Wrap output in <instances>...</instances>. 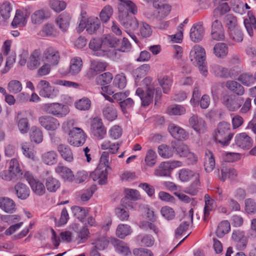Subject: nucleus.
Here are the masks:
<instances>
[{"instance_id": "nucleus-22", "label": "nucleus", "mask_w": 256, "mask_h": 256, "mask_svg": "<svg viewBox=\"0 0 256 256\" xmlns=\"http://www.w3.org/2000/svg\"><path fill=\"white\" fill-rule=\"evenodd\" d=\"M189 122L192 128L198 132H204L206 130L205 122L197 116L193 115L189 119Z\"/></svg>"}, {"instance_id": "nucleus-41", "label": "nucleus", "mask_w": 256, "mask_h": 256, "mask_svg": "<svg viewBox=\"0 0 256 256\" xmlns=\"http://www.w3.org/2000/svg\"><path fill=\"white\" fill-rule=\"evenodd\" d=\"M158 82L163 90V92L165 94L168 93L172 84V78L166 75L161 76L158 77Z\"/></svg>"}, {"instance_id": "nucleus-4", "label": "nucleus", "mask_w": 256, "mask_h": 256, "mask_svg": "<svg viewBox=\"0 0 256 256\" xmlns=\"http://www.w3.org/2000/svg\"><path fill=\"white\" fill-rule=\"evenodd\" d=\"M44 109L48 113L59 118L65 116L70 111L68 106L57 102L46 104L44 105Z\"/></svg>"}, {"instance_id": "nucleus-59", "label": "nucleus", "mask_w": 256, "mask_h": 256, "mask_svg": "<svg viewBox=\"0 0 256 256\" xmlns=\"http://www.w3.org/2000/svg\"><path fill=\"white\" fill-rule=\"evenodd\" d=\"M101 148L102 150H108V153L116 154L119 149L118 143H112L108 140H105L101 144Z\"/></svg>"}, {"instance_id": "nucleus-40", "label": "nucleus", "mask_w": 256, "mask_h": 256, "mask_svg": "<svg viewBox=\"0 0 256 256\" xmlns=\"http://www.w3.org/2000/svg\"><path fill=\"white\" fill-rule=\"evenodd\" d=\"M226 86L229 90L238 96H242L244 92V87L234 80L228 81L226 83Z\"/></svg>"}, {"instance_id": "nucleus-12", "label": "nucleus", "mask_w": 256, "mask_h": 256, "mask_svg": "<svg viewBox=\"0 0 256 256\" xmlns=\"http://www.w3.org/2000/svg\"><path fill=\"white\" fill-rule=\"evenodd\" d=\"M211 36L212 40L216 41L224 40V30L221 22L214 20L212 24Z\"/></svg>"}, {"instance_id": "nucleus-24", "label": "nucleus", "mask_w": 256, "mask_h": 256, "mask_svg": "<svg viewBox=\"0 0 256 256\" xmlns=\"http://www.w3.org/2000/svg\"><path fill=\"white\" fill-rule=\"evenodd\" d=\"M168 130L172 137L178 140H182L188 138V134L184 129L174 124H170Z\"/></svg>"}, {"instance_id": "nucleus-45", "label": "nucleus", "mask_w": 256, "mask_h": 256, "mask_svg": "<svg viewBox=\"0 0 256 256\" xmlns=\"http://www.w3.org/2000/svg\"><path fill=\"white\" fill-rule=\"evenodd\" d=\"M224 22L230 32L238 28L237 18L233 14H228L226 15L224 18Z\"/></svg>"}, {"instance_id": "nucleus-14", "label": "nucleus", "mask_w": 256, "mask_h": 256, "mask_svg": "<svg viewBox=\"0 0 256 256\" xmlns=\"http://www.w3.org/2000/svg\"><path fill=\"white\" fill-rule=\"evenodd\" d=\"M40 125L48 130H54L60 126L58 120L50 116H44L39 118Z\"/></svg>"}, {"instance_id": "nucleus-11", "label": "nucleus", "mask_w": 256, "mask_h": 256, "mask_svg": "<svg viewBox=\"0 0 256 256\" xmlns=\"http://www.w3.org/2000/svg\"><path fill=\"white\" fill-rule=\"evenodd\" d=\"M118 20L120 24L124 28L128 30H134L138 26V23L134 16H132L129 14L122 13L118 15Z\"/></svg>"}, {"instance_id": "nucleus-43", "label": "nucleus", "mask_w": 256, "mask_h": 256, "mask_svg": "<svg viewBox=\"0 0 256 256\" xmlns=\"http://www.w3.org/2000/svg\"><path fill=\"white\" fill-rule=\"evenodd\" d=\"M42 160L46 164L52 165L57 162L58 154L53 150L46 152L42 154Z\"/></svg>"}, {"instance_id": "nucleus-39", "label": "nucleus", "mask_w": 256, "mask_h": 256, "mask_svg": "<svg viewBox=\"0 0 256 256\" xmlns=\"http://www.w3.org/2000/svg\"><path fill=\"white\" fill-rule=\"evenodd\" d=\"M107 66L106 62H100L97 60H92L90 66V70L92 74H96L106 70Z\"/></svg>"}, {"instance_id": "nucleus-8", "label": "nucleus", "mask_w": 256, "mask_h": 256, "mask_svg": "<svg viewBox=\"0 0 256 256\" xmlns=\"http://www.w3.org/2000/svg\"><path fill=\"white\" fill-rule=\"evenodd\" d=\"M68 142L75 146L83 144L86 141V136L83 130L78 128H73L68 133Z\"/></svg>"}, {"instance_id": "nucleus-51", "label": "nucleus", "mask_w": 256, "mask_h": 256, "mask_svg": "<svg viewBox=\"0 0 256 256\" xmlns=\"http://www.w3.org/2000/svg\"><path fill=\"white\" fill-rule=\"evenodd\" d=\"M215 166V160L212 152H208L206 153L204 167L206 172H212Z\"/></svg>"}, {"instance_id": "nucleus-32", "label": "nucleus", "mask_w": 256, "mask_h": 256, "mask_svg": "<svg viewBox=\"0 0 256 256\" xmlns=\"http://www.w3.org/2000/svg\"><path fill=\"white\" fill-rule=\"evenodd\" d=\"M82 66V59L78 57H75L70 60L68 72L72 76L76 75L80 72Z\"/></svg>"}, {"instance_id": "nucleus-58", "label": "nucleus", "mask_w": 256, "mask_h": 256, "mask_svg": "<svg viewBox=\"0 0 256 256\" xmlns=\"http://www.w3.org/2000/svg\"><path fill=\"white\" fill-rule=\"evenodd\" d=\"M91 106V101L86 97H84L75 103L76 108L80 110H88Z\"/></svg>"}, {"instance_id": "nucleus-17", "label": "nucleus", "mask_w": 256, "mask_h": 256, "mask_svg": "<svg viewBox=\"0 0 256 256\" xmlns=\"http://www.w3.org/2000/svg\"><path fill=\"white\" fill-rule=\"evenodd\" d=\"M118 1V15L124 12L126 14H129L128 11L134 15L138 12L136 6L131 0H119Z\"/></svg>"}, {"instance_id": "nucleus-61", "label": "nucleus", "mask_w": 256, "mask_h": 256, "mask_svg": "<svg viewBox=\"0 0 256 256\" xmlns=\"http://www.w3.org/2000/svg\"><path fill=\"white\" fill-rule=\"evenodd\" d=\"M150 69L148 64H144L137 68L134 72V76L137 80L145 76Z\"/></svg>"}, {"instance_id": "nucleus-3", "label": "nucleus", "mask_w": 256, "mask_h": 256, "mask_svg": "<svg viewBox=\"0 0 256 256\" xmlns=\"http://www.w3.org/2000/svg\"><path fill=\"white\" fill-rule=\"evenodd\" d=\"M100 22L96 17H90L86 20L82 19L79 24L77 30L81 32L86 29L87 32L90 34H94L100 28Z\"/></svg>"}, {"instance_id": "nucleus-25", "label": "nucleus", "mask_w": 256, "mask_h": 256, "mask_svg": "<svg viewBox=\"0 0 256 256\" xmlns=\"http://www.w3.org/2000/svg\"><path fill=\"white\" fill-rule=\"evenodd\" d=\"M89 48L94 52V55L100 56L102 52H106V50L104 48L102 39L94 38L90 40L89 43Z\"/></svg>"}, {"instance_id": "nucleus-48", "label": "nucleus", "mask_w": 256, "mask_h": 256, "mask_svg": "<svg viewBox=\"0 0 256 256\" xmlns=\"http://www.w3.org/2000/svg\"><path fill=\"white\" fill-rule=\"evenodd\" d=\"M230 230V222L228 220L222 222L218 226L216 230V234L219 238H222L225 234H227Z\"/></svg>"}, {"instance_id": "nucleus-5", "label": "nucleus", "mask_w": 256, "mask_h": 256, "mask_svg": "<svg viewBox=\"0 0 256 256\" xmlns=\"http://www.w3.org/2000/svg\"><path fill=\"white\" fill-rule=\"evenodd\" d=\"M182 165V162L178 160L162 162L158 168L155 170L154 174L158 176H168L172 170Z\"/></svg>"}, {"instance_id": "nucleus-46", "label": "nucleus", "mask_w": 256, "mask_h": 256, "mask_svg": "<svg viewBox=\"0 0 256 256\" xmlns=\"http://www.w3.org/2000/svg\"><path fill=\"white\" fill-rule=\"evenodd\" d=\"M103 46L104 48L108 50L107 48L108 47L116 48L118 47V43L120 42V40L114 36L111 35L106 36L103 39Z\"/></svg>"}, {"instance_id": "nucleus-53", "label": "nucleus", "mask_w": 256, "mask_h": 256, "mask_svg": "<svg viewBox=\"0 0 256 256\" xmlns=\"http://www.w3.org/2000/svg\"><path fill=\"white\" fill-rule=\"evenodd\" d=\"M22 83L17 80H12L8 84V90L10 93L16 94L22 91Z\"/></svg>"}, {"instance_id": "nucleus-35", "label": "nucleus", "mask_w": 256, "mask_h": 256, "mask_svg": "<svg viewBox=\"0 0 256 256\" xmlns=\"http://www.w3.org/2000/svg\"><path fill=\"white\" fill-rule=\"evenodd\" d=\"M26 15L20 10H16L12 26L16 28L18 26H24L26 22Z\"/></svg>"}, {"instance_id": "nucleus-7", "label": "nucleus", "mask_w": 256, "mask_h": 256, "mask_svg": "<svg viewBox=\"0 0 256 256\" xmlns=\"http://www.w3.org/2000/svg\"><path fill=\"white\" fill-rule=\"evenodd\" d=\"M40 89L39 94L44 98H54L58 96L59 91L54 86H51L50 83L45 80H41L38 85Z\"/></svg>"}, {"instance_id": "nucleus-30", "label": "nucleus", "mask_w": 256, "mask_h": 256, "mask_svg": "<svg viewBox=\"0 0 256 256\" xmlns=\"http://www.w3.org/2000/svg\"><path fill=\"white\" fill-rule=\"evenodd\" d=\"M57 149L62 158L66 161L70 162L74 160L73 154L68 146L61 144L58 146Z\"/></svg>"}, {"instance_id": "nucleus-2", "label": "nucleus", "mask_w": 256, "mask_h": 256, "mask_svg": "<svg viewBox=\"0 0 256 256\" xmlns=\"http://www.w3.org/2000/svg\"><path fill=\"white\" fill-rule=\"evenodd\" d=\"M232 136L233 134L230 132V124L226 122L218 124L213 135L214 140L224 146L229 144Z\"/></svg>"}, {"instance_id": "nucleus-33", "label": "nucleus", "mask_w": 256, "mask_h": 256, "mask_svg": "<svg viewBox=\"0 0 256 256\" xmlns=\"http://www.w3.org/2000/svg\"><path fill=\"white\" fill-rule=\"evenodd\" d=\"M248 18L244 20V24L248 34L252 36L253 30L256 28V19L251 11L248 12Z\"/></svg>"}, {"instance_id": "nucleus-38", "label": "nucleus", "mask_w": 256, "mask_h": 256, "mask_svg": "<svg viewBox=\"0 0 256 256\" xmlns=\"http://www.w3.org/2000/svg\"><path fill=\"white\" fill-rule=\"evenodd\" d=\"M238 175L236 170L233 168L222 167L221 168V176H219V179L224 182L227 178L231 180H235Z\"/></svg>"}, {"instance_id": "nucleus-1", "label": "nucleus", "mask_w": 256, "mask_h": 256, "mask_svg": "<svg viewBox=\"0 0 256 256\" xmlns=\"http://www.w3.org/2000/svg\"><path fill=\"white\" fill-rule=\"evenodd\" d=\"M142 82V86L145 87L146 92L142 88H138L136 90V94L140 98L142 106H147L153 101L156 84L152 82V78L150 77L144 78Z\"/></svg>"}, {"instance_id": "nucleus-52", "label": "nucleus", "mask_w": 256, "mask_h": 256, "mask_svg": "<svg viewBox=\"0 0 256 256\" xmlns=\"http://www.w3.org/2000/svg\"><path fill=\"white\" fill-rule=\"evenodd\" d=\"M30 137L31 140L36 144L40 143L43 140L42 130L36 126L32 128Z\"/></svg>"}, {"instance_id": "nucleus-21", "label": "nucleus", "mask_w": 256, "mask_h": 256, "mask_svg": "<svg viewBox=\"0 0 256 256\" xmlns=\"http://www.w3.org/2000/svg\"><path fill=\"white\" fill-rule=\"evenodd\" d=\"M111 243L118 253L124 256L131 254L128 246L124 242L117 238H114L112 240Z\"/></svg>"}, {"instance_id": "nucleus-27", "label": "nucleus", "mask_w": 256, "mask_h": 256, "mask_svg": "<svg viewBox=\"0 0 256 256\" xmlns=\"http://www.w3.org/2000/svg\"><path fill=\"white\" fill-rule=\"evenodd\" d=\"M162 6L160 7L158 10V14L156 16H147L148 18H152L153 20L156 22H160L162 19L166 18L170 14L171 10V6L167 4H165L164 5H162Z\"/></svg>"}, {"instance_id": "nucleus-54", "label": "nucleus", "mask_w": 256, "mask_h": 256, "mask_svg": "<svg viewBox=\"0 0 256 256\" xmlns=\"http://www.w3.org/2000/svg\"><path fill=\"white\" fill-rule=\"evenodd\" d=\"M125 192L126 195V197L123 198L122 200L123 206L125 207H127V206L124 204V202L128 200V198H130L132 200H136L140 198L139 192L136 190L126 189L125 190Z\"/></svg>"}, {"instance_id": "nucleus-64", "label": "nucleus", "mask_w": 256, "mask_h": 256, "mask_svg": "<svg viewBox=\"0 0 256 256\" xmlns=\"http://www.w3.org/2000/svg\"><path fill=\"white\" fill-rule=\"evenodd\" d=\"M0 177L6 181H15L17 180L20 176L15 174L10 170H5L0 172Z\"/></svg>"}, {"instance_id": "nucleus-9", "label": "nucleus", "mask_w": 256, "mask_h": 256, "mask_svg": "<svg viewBox=\"0 0 256 256\" xmlns=\"http://www.w3.org/2000/svg\"><path fill=\"white\" fill-rule=\"evenodd\" d=\"M24 176L34 194L38 196H42L45 193L46 189L44 184L38 180L34 178L30 172H26Z\"/></svg>"}, {"instance_id": "nucleus-19", "label": "nucleus", "mask_w": 256, "mask_h": 256, "mask_svg": "<svg viewBox=\"0 0 256 256\" xmlns=\"http://www.w3.org/2000/svg\"><path fill=\"white\" fill-rule=\"evenodd\" d=\"M236 144L242 149H249L252 145V140L246 133L237 134L234 138Z\"/></svg>"}, {"instance_id": "nucleus-15", "label": "nucleus", "mask_w": 256, "mask_h": 256, "mask_svg": "<svg viewBox=\"0 0 256 256\" xmlns=\"http://www.w3.org/2000/svg\"><path fill=\"white\" fill-rule=\"evenodd\" d=\"M190 56L193 64L204 62L206 60L205 50L201 46L196 45L191 50Z\"/></svg>"}, {"instance_id": "nucleus-23", "label": "nucleus", "mask_w": 256, "mask_h": 256, "mask_svg": "<svg viewBox=\"0 0 256 256\" xmlns=\"http://www.w3.org/2000/svg\"><path fill=\"white\" fill-rule=\"evenodd\" d=\"M40 50H36L30 54L27 62V66L30 70H34L40 66Z\"/></svg>"}, {"instance_id": "nucleus-56", "label": "nucleus", "mask_w": 256, "mask_h": 256, "mask_svg": "<svg viewBox=\"0 0 256 256\" xmlns=\"http://www.w3.org/2000/svg\"><path fill=\"white\" fill-rule=\"evenodd\" d=\"M12 6L10 2H5L0 6L1 16L4 20L8 19L10 16Z\"/></svg>"}, {"instance_id": "nucleus-42", "label": "nucleus", "mask_w": 256, "mask_h": 256, "mask_svg": "<svg viewBox=\"0 0 256 256\" xmlns=\"http://www.w3.org/2000/svg\"><path fill=\"white\" fill-rule=\"evenodd\" d=\"M71 210L74 216L82 222L88 214V210L86 208L74 206L71 208Z\"/></svg>"}, {"instance_id": "nucleus-18", "label": "nucleus", "mask_w": 256, "mask_h": 256, "mask_svg": "<svg viewBox=\"0 0 256 256\" xmlns=\"http://www.w3.org/2000/svg\"><path fill=\"white\" fill-rule=\"evenodd\" d=\"M98 166L97 168L90 174V178L94 181L97 182L100 184H106L107 181V172L106 168Z\"/></svg>"}, {"instance_id": "nucleus-57", "label": "nucleus", "mask_w": 256, "mask_h": 256, "mask_svg": "<svg viewBox=\"0 0 256 256\" xmlns=\"http://www.w3.org/2000/svg\"><path fill=\"white\" fill-rule=\"evenodd\" d=\"M158 153L159 155L164 158H168L173 155V150L170 146L161 144L158 147Z\"/></svg>"}, {"instance_id": "nucleus-62", "label": "nucleus", "mask_w": 256, "mask_h": 256, "mask_svg": "<svg viewBox=\"0 0 256 256\" xmlns=\"http://www.w3.org/2000/svg\"><path fill=\"white\" fill-rule=\"evenodd\" d=\"M119 105L122 112L124 114L128 112V110H130L134 105V102L131 98H126L124 100L119 102Z\"/></svg>"}, {"instance_id": "nucleus-31", "label": "nucleus", "mask_w": 256, "mask_h": 256, "mask_svg": "<svg viewBox=\"0 0 256 256\" xmlns=\"http://www.w3.org/2000/svg\"><path fill=\"white\" fill-rule=\"evenodd\" d=\"M15 202L8 198H0V208L6 212L12 213L15 210Z\"/></svg>"}, {"instance_id": "nucleus-49", "label": "nucleus", "mask_w": 256, "mask_h": 256, "mask_svg": "<svg viewBox=\"0 0 256 256\" xmlns=\"http://www.w3.org/2000/svg\"><path fill=\"white\" fill-rule=\"evenodd\" d=\"M210 71L218 76L224 78L228 76V70L217 64H213L211 66Z\"/></svg>"}, {"instance_id": "nucleus-37", "label": "nucleus", "mask_w": 256, "mask_h": 256, "mask_svg": "<svg viewBox=\"0 0 256 256\" xmlns=\"http://www.w3.org/2000/svg\"><path fill=\"white\" fill-rule=\"evenodd\" d=\"M102 114L110 122L114 120L118 116L116 110L112 104H107L105 106Z\"/></svg>"}, {"instance_id": "nucleus-20", "label": "nucleus", "mask_w": 256, "mask_h": 256, "mask_svg": "<svg viewBox=\"0 0 256 256\" xmlns=\"http://www.w3.org/2000/svg\"><path fill=\"white\" fill-rule=\"evenodd\" d=\"M55 171L65 181L71 182L74 180V176L72 170L68 168L62 166L60 163L55 168Z\"/></svg>"}, {"instance_id": "nucleus-28", "label": "nucleus", "mask_w": 256, "mask_h": 256, "mask_svg": "<svg viewBox=\"0 0 256 256\" xmlns=\"http://www.w3.org/2000/svg\"><path fill=\"white\" fill-rule=\"evenodd\" d=\"M71 16L68 12H63L56 18V22L59 28L64 32L66 31L70 25Z\"/></svg>"}, {"instance_id": "nucleus-10", "label": "nucleus", "mask_w": 256, "mask_h": 256, "mask_svg": "<svg viewBox=\"0 0 256 256\" xmlns=\"http://www.w3.org/2000/svg\"><path fill=\"white\" fill-rule=\"evenodd\" d=\"M60 58V52L55 48L48 47L44 52L42 60L52 66L57 65L59 62Z\"/></svg>"}, {"instance_id": "nucleus-36", "label": "nucleus", "mask_w": 256, "mask_h": 256, "mask_svg": "<svg viewBox=\"0 0 256 256\" xmlns=\"http://www.w3.org/2000/svg\"><path fill=\"white\" fill-rule=\"evenodd\" d=\"M232 238L238 243V246L240 248H246V238L244 232L240 230H234L232 234Z\"/></svg>"}, {"instance_id": "nucleus-13", "label": "nucleus", "mask_w": 256, "mask_h": 256, "mask_svg": "<svg viewBox=\"0 0 256 256\" xmlns=\"http://www.w3.org/2000/svg\"><path fill=\"white\" fill-rule=\"evenodd\" d=\"M91 132L97 138L102 140L106 134V130L102 120L98 118H94L91 124Z\"/></svg>"}, {"instance_id": "nucleus-50", "label": "nucleus", "mask_w": 256, "mask_h": 256, "mask_svg": "<svg viewBox=\"0 0 256 256\" xmlns=\"http://www.w3.org/2000/svg\"><path fill=\"white\" fill-rule=\"evenodd\" d=\"M156 158L157 154L156 152L152 149L148 150L144 158L146 165L150 167L154 166L156 164Z\"/></svg>"}, {"instance_id": "nucleus-29", "label": "nucleus", "mask_w": 256, "mask_h": 256, "mask_svg": "<svg viewBox=\"0 0 256 256\" xmlns=\"http://www.w3.org/2000/svg\"><path fill=\"white\" fill-rule=\"evenodd\" d=\"M228 48L224 42H218L213 48V54L218 58H224L228 54Z\"/></svg>"}, {"instance_id": "nucleus-60", "label": "nucleus", "mask_w": 256, "mask_h": 256, "mask_svg": "<svg viewBox=\"0 0 256 256\" xmlns=\"http://www.w3.org/2000/svg\"><path fill=\"white\" fill-rule=\"evenodd\" d=\"M238 80L240 82L246 86H250L254 83V78L253 76L250 74H240Z\"/></svg>"}, {"instance_id": "nucleus-16", "label": "nucleus", "mask_w": 256, "mask_h": 256, "mask_svg": "<svg viewBox=\"0 0 256 256\" xmlns=\"http://www.w3.org/2000/svg\"><path fill=\"white\" fill-rule=\"evenodd\" d=\"M204 30L202 22H198L193 25L190 30V38L194 42L201 41L204 36Z\"/></svg>"}, {"instance_id": "nucleus-44", "label": "nucleus", "mask_w": 256, "mask_h": 256, "mask_svg": "<svg viewBox=\"0 0 256 256\" xmlns=\"http://www.w3.org/2000/svg\"><path fill=\"white\" fill-rule=\"evenodd\" d=\"M46 186L50 192H55L60 186L58 180L52 176H48L46 179Z\"/></svg>"}, {"instance_id": "nucleus-55", "label": "nucleus", "mask_w": 256, "mask_h": 256, "mask_svg": "<svg viewBox=\"0 0 256 256\" xmlns=\"http://www.w3.org/2000/svg\"><path fill=\"white\" fill-rule=\"evenodd\" d=\"M49 4L50 8L57 12L64 10L66 6V3L60 0H50Z\"/></svg>"}, {"instance_id": "nucleus-34", "label": "nucleus", "mask_w": 256, "mask_h": 256, "mask_svg": "<svg viewBox=\"0 0 256 256\" xmlns=\"http://www.w3.org/2000/svg\"><path fill=\"white\" fill-rule=\"evenodd\" d=\"M178 177L182 182H186L190 180L192 178H194V180L199 178L200 175L198 173L189 169L183 168L180 170Z\"/></svg>"}, {"instance_id": "nucleus-6", "label": "nucleus", "mask_w": 256, "mask_h": 256, "mask_svg": "<svg viewBox=\"0 0 256 256\" xmlns=\"http://www.w3.org/2000/svg\"><path fill=\"white\" fill-rule=\"evenodd\" d=\"M222 100L224 105L230 112H235L238 110L244 102L242 98L236 97L232 94L224 95Z\"/></svg>"}, {"instance_id": "nucleus-63", "label": "nucleus", "mask_w": 256, "mask_h": 256, "mask_svg": "<svg viewBox=\"0 0 256 256\" xmlns=\"http://www.w3.org/2000/svg\"><path fill=\"white\" fill-rule=\"evenodd\" d=\"M113 84L120 89L124 88L126 84V76L123 74L116 75L114 78Z\"/></svg>"}, {"instance_id": "nucleus-26", "label": "nucleus", "mask_w": 256, "mask_h": 256, "mask_svg": "<svg viewBox=\"0 0 256 256\" xmlns=\"http://www.w3.org/2000/svg\"><path fill=\"white\" fill-rule=\"evenodd\" d=\"M14 190L16 196L20 200H26L30 196V188L26 184L23 183H17L14 186Z\"/></svg>"}, {"instance_id": "nucleus-47", "label": "nucleus", "mask_w": 256, "mask_h": 256, "mask_svg": "<svg viewBox=\"0 0 256 256\" xmlns=\"http://www.w3.org/2000/svg\"><path fill=\"white\" fill-rule=\"evenodd\" d=\"M132 232L130 226L128 224H120L116 230V236L120 238H124L126 236L130 234Z\"/></svg>"}]
</instances>
